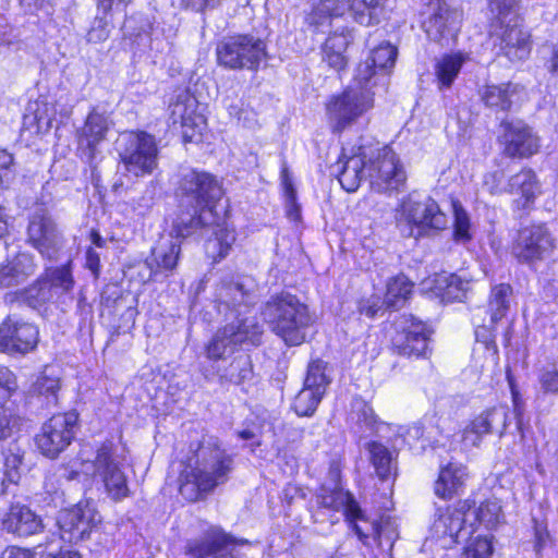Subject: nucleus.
<instances>
[{
	"instance_id": "f257e3e1",
	"label": "nucleus",
	"mask_w": 558,
	"mask_h": 558,
	"mask_svg": "<svg viewBox=\"0 0 558 558\" xmlns=\"http://www.w3.org/2000/svg\"><path fill=\"white\" fill-rule=\"evenodd\" d=\"M172 193L179 207L172 230L177 238L185 239L194 230L207 226L203 216L205 211L216 216L225 189L216 174L198 168H186L177 173Z\"/></svg>"
},
{
	"instance_id": "f03ea898",
	"label": "nucleus",
	"mask_w": 558,
	"mask_h": 558,
	"mask_svg": "<svg viewBox=\"0 0 558 558\" xmlns=\"http://www.w3.org/2000/svg\"><path fill=\"white\" fill-rule=\"evenodd\" d=\"M179 465L178 494L186 504H197L229 482L234 458L219 442L204 447L197 441L193 454L180 459Z\"/></svg>"
},
{
	"instance_id": "7ed1b4c3",
	"label": "nucleus",
	"mask_w": 558,
	"mask_h": 558,
	"mask_svg": "<svg viewBox=\"0 0 558 558\" xmlns=\"http://www.w3.org/2000/svg\"><path fill=\"white\" fill-rule=\"evenodd\" d=\"M263 315L270 331L288 347L306 342L307 330L316 322L308 305L287 291L270 295L264 304Z\"/></svg>"
},
{
	"instance_id": "20e7f679",
	"label": "nucleus",
	"mask_w": 558,
	"mask_h": 558,
	"mask_svg": "<svg viewBox=\"0 0 558 558\" xmlns=\"http://www.w3.org/2000/svg\"><path fill=\"white\" fill-rule=\"evenodd\" d=\"M389 351L408 360H427L433 353L434 328L414 314H401L390 324Z\"/></svg>"
},
{
	"instance_id": "39448f33",
	"label": "nucleus",
	"mask_w": 558,
	"mask_h": 558,
	"mask_svg": "<svg viewBox=\"0 0 558 558\" xmlns=\"http://www.w3.org/2000/svg\"><path fill=\"white\" fill-rule=\"evenodd\" d=\"M215 57L222 69L257 73L268 59L267 43L250 33H235L216 44Z\"/></svg>"
},
{
	"instance_id": "423d86ee",
	"label": "nucleus",
	"mask_w": 558,
	"mask_h": 558,
	"mask_svg": "<svg viewBox=\"0 0 558 558\" xmlns=\"http://www.w3.org/2000/svg\"><path fill=\"white\" fill-rule=\"evenodd\" d=\"M375 106V93L368 88L345 87L328 96L324 104L326 122L333 135L340 136Z\"/></svg>"
},
{
	"instance_id": "0eeeda50",
	"label": "nucleus",
	"mask_w": 558,
	"mask_h": 558,
	"mask_svg": "<svg viewBox=\"0 0 558 558\" xmlns=\"http://www.w3.org/2000/svg\"><path fill=\"white\" fill-rule=\"evenodd\" d=\"M488 36L498 48V53L511 63L523 62L532 53V31L525 25V19L521 13H514L504 20H490Z\"/></svg>"
},
{
	"instance_id": "6e6552de",
	"label": "nucleus",
	"mask_w": 558,
	"mask_h": 558,
	"mask_svg": "<svg viewBox=\"0 0 558 558\" xmlns=\"http://www.w3.org/2000/svg\"><path fill=\"white\" fill-rule=\"evenodd\" d=\"M557 240L546 222H531L520 227L510 244V254L518 264L535 267L551 259Z\"/></svg>"
},
{
	"instance_id": "1a4fd4ad",
	"label": "nucleus",
	"mask_w": 558,
	"mask_h": 558,
	"mask_svg": "<svg viewBox=\"0 0 558 558\" xmlns=\"http://www.w3.org/2000/svg\"><path fill=\"white\" fill-rule=\"evenodd\" d=\"M421 28L427 39L439 46L456 43L461 31L462 13L447 0H421Z\"/></svg>"
},
{
	"instance_id": "9d476101",
	"label": "nucleus",
	"mask_w": 558,
	"mask_h": 558,
	"mask_svg": "<svg viewBox=\"0 0 558 558\" xmlns=\"http://www.w3.org/2000/svg\"><path fill=\"white\" fill-rule=\"evenodd\" d=\"M80 424L76 410L53 413L35 435V445L46 458L57 459L74 441Z\"/></svg>"
},
{
	"instance_id": "9b49d317",
	"label": "nucleus",
	"mask_w": 558,
	"mask_h": 558,
	"mask_svg": "<svg viewBox=\"0 0 558 558\" xmlns=\"http://www.w3.org/2000/svg\"><path fill=\"white\" fill-rule=\"evenodd\" d=\"M497 144L501 157L511 161L530 160L542 149V138L532 126L522 121L502 119Z\"/></svg>"
},
{
	"instance_id": "f8f14e48",
	"label": "nucleus",
	"mask_w": 558,
	"mask_h": 558,
	"mask_svg": "<svg viewBox=\"0 0 558 558\" xmlns=\"http://www.w3.org/2000/svg\"><path fill=\"white\" fill-rule=\"evenodd\" d=\"M366 175L372 189L377 193L389 194L401 191L407 182V173L399 155L390 145L379 148L367 161Z\"/></svg>"
},
{
	"instance_id": "ddd939ff",
	"label": "nucleus",
	"mask_w": 558,
	"mask_h": 558,
	"mask_svg": "<svg viewBox=\"0 0 558 558\" xmlns=\"http://www.w3.org/2000/svg\"><path fill=\"white\" fill-rule=\"evenodd\" d=\"M101 524V515L88 500H81L63 509L58 517L60 537L69 544H77L89 538Z\"/></svg>"
},
{
	"instance_id": "4468645a",
	"label": "nucleus",
	"mask_w": 558,
	"mask_h": 558,
	"mask_svg": "<svg viewBox=\"0 0 558 558\" xmlns=\"http://www.w3.org/2000/svg\"><path fill=\"white\" fill-rule=\"evenodd\" d=\"M120 160L136 177L151 174L158 167L159 148L155 136L144 130H132Z\"/></svg>"
},
{
	"instance_id": "2eb2a0df",
	"label": "nucleus",
	"mask_w": 558,
	"mask_h": 558,
	"mask_svg": "<svg viewBox=\"0 0 558 558\" xmlns=\"http://www.w3.org/2000/svg\"><path fill=\"white\" fill-rule=\"evenodd\" d=\"M169 109L173 123L180 122L184 144H198L204 141L207 120L197 112V101L189 88L180 89L174 100L169 104Z\"/></svg>"
},
{
	"instance_id": "dca6fc26",
	"label": "nucleus",
	"mask_w": 558,
	"mask_h": 558,
	"mask_svg": "<svg viewBox=\"0 0 558 558\" xmlns=\"http://www.w3.org/2000/svg\"><path fill=\"white\" fill-rule=\"evenodd\" d=\"M402 220L408 228V238L418 240L430 232H439L447 229V215L440 209L438 203L428 197L423 208L421 203H410L402 209Z\"/></svg>"
},
{
	"instance_id": "f3484780",
	"label": "nucleus",
	"mask_w": 558,
	"mask_h": 558,
	"mask_svg": "<svg viewBox=\"0 0 558 558\" xmlns=\"http://www.w3.org/2000/svg\"><path fill=\"white\" fill-rule=\"evenodd\" d=\"M39 342V329L36 324L15 315H7L0 323V352L8 354H27Z\"/></svg>"
},
{
	"instance_id": "a211bd4d",
	"label": "nucleus",
	"mask_w": 558,
	"mask_h": 558,
	"mask_svg": "<svg viewBox=\"0 0 558 558\" xmlns=\"http://www.w3.org/2000/svg\"><path fill=\"white\" fill-rule=\"evenodd\" d=\"M474 505V499L465 498L438 507L430 526L433 536L439 539H449L453 545L459 544L466 515Z\"/></svg>"
},
{
	"instance_id": "6ab92c4d",
	"label": "nucleus",
	"mask_w": 558,
	"mask_h": 558,
	"mask_svg": "<svg viewBox=\"0 0 558 558\" xmlns=\"http://www.w3.org/2000/svg\"><path fill=\"white\" fill-rule=\"evenodd\" d=\"M509 426V409L506 404H494L484 409L469 420L462 429V440L472 446H478L483 438L493 433L499 437L506 434Z\"/></svg>"
},
{
	"instance_id": "aec40b11",
	"label": "nucleus",
	"mask_w": 558,
	"mask_h": 558,
	"mask_svg": "<svg viewBox=\"0 0 558 558\" xmlns=\"http://www.w3.org/2000/svg\"><path fill=\"white\" fill-rule=\"evenodd\" d=\"M109 120L105 112L92 107L81 128L76 130V155L87 162L95 160L98 147L107 140L109 133Z\"/></svg>"
},
{
	"instance_id": "412c9836",
	"label": "nucleus",
	"mask_w": 558,
	"mask_h": 558,
	"mask_svg": "<svg viewBox=\"0 0 558 558\" xmlns=\"http://www.w3.org/2000/svg\"><path fill=\"white\" fill-rule=\"evenodd\" d=\"M470 478L468 465L451 459L439 465L433 482V493L444 501L460 499L466 490Z\"/></svg>"
},
{
	"instance_id": "4be33fe9",
	"label": "nucleus",
	"mask_w": 558,
	"mask_h": 558,
	"mask_svg": "<svg viewBox=\"0 0 558 558\" xmlns=\"http://www.w3.org/2000/svg\"><path fill=\"white\" fill-rule=\"evenodd\" d=\"M57 226L46 213H34L27 223L26 242L46 260H51L58 253L56 241Z\"/></svg>"
},
{
	"instance_id": "5701e85b",
	"label": "nucleus",
	"mask_w": 558,
	"mask_h": 558,
	"mask_svg": "<svg viewBox=\"0 0 558 558\" xmlns=\"http://www.w3.org/2000/svg\"><path fill=\"white\" fill-rule=\"evenodd\" d=\"M352 45L353 36L347 27L330 32L319 47L322 62L329 71L341 76L349 69L348 50Z\"/></svg>"
},
{
	"instance_id": "b1692460",
	"label": "nucleus",
	"mask_w": 558,
	"mask_h": 558,
	"mask_svg": "<svg viewBox=\"0 0 558 558\" xmlns=\"http://www.w3.org/2000/svg\"><path fill=\"white\" fill-rule=\"evenodd\" d=\"M509 193L519 197L513 207L523 214L535 208L537 198L543 194L542 184L535 170L531 167H521L515 173L509 175Z\"/></svg>"
},
{
	"instance_id": "393cba45",
	"label": "nucleus",
	"mask_w": 558,
	"mask_h": 558,
	"mask_svg": "<svg viewBox=\"0 0 558 558\" xmlns=\"http://www.w3.org/2000/svg\"><path fill=\"white\" fill-rule=\"evenodd\" d=\"M343 521L362 544L368 546L371 541L381 545L383 519H372L360 501L354 497L343 512Z\"/></svg>"
},
{
	"instance_id": "a878e982",
	"label": "nucleus",
	"mask_w": 558,
	"mask_h": 558,
	"mask_svg": "<svg viewBox=\"0 0 558 558\" xmlns=\"http://www.w3.org/2000/svg\"><path fill=\"white\" fill-rule=\"evenodd\" d=\"M343 521L362 544L368 546L371 541L381 545L383 519H372L360 501L354 497L343 512Z\"/></svg>"
},
{
	"instance_id": "bb28decb",
	"label": "nucleus",
	"mask_w": 558,
	"mask_h": 558,
	"mask_svg": "<svg viewBox=\"0 0 558 558\" xmlns=\"http://www.w3.org/2000/svg\"><path fill=\"white\" fill-rule=\"evenodd\" d=\"M332 167H336L335 175L344 191L349 193L357 191L367 167L364 146L354 147L351 155L341 149Z\"/></svg>"
},
{
	"instance_id": "cd10ccee",
	"label": "nucleus",
	"mask_w": 558,
	"mask_h": 558,
	"mask_svg": "<svg viewBox=\"0 0 558 558\" xmlns=\"http://www.w3.org/2000/svg\"><path fill=\"white\" fill-rule=\"evenodd\" d=\"M426 291L442 303L462 302L466 299L470 280L456 272L439 271L424 281Z\"/></svg>"
},
{
	"instance_id": "c85d7f7f",
	"label": "nucleus",
	"mask_w": 558,
	"mask_h": 558,
	"mask_svg": "<svg viewBox=\"0 0 558 558\" xmlns=\"http://www.w3.org/2000/svg\"><path fill=\"white\" fill-rule=\"evenodd\" d=\"M354 497V494L342 484H335V486L323 484L317 488L315 502L317 510L327 514L331 524H336L339 522L337 514L339 512L343 514Z\"/></svg>"
},
{
	"instance_id": "c756f323",
	"label": "nucleus",
	"mask_w": 558,
	"mask_h": 558,
	"mask_svg": "<svg viewBox=\"0 0 558 558\" xmlns=\"http://www.w3.org/2000/svg\"><path fill=\"white\" fill-rule=\"evenodd\" d=\"M398 50L389 41H383L371 50L368 57L356 68L354 80L361 85L368 81L381 70H390L396 63Z\"/></svg>"
},
{
	"instance_id": "7c9ffc66",
	"label": "nucleus",
	"mask_w": 558,
	"mask_h": 558,
	"mask_svg": "<svg viewBox=\"0 0 558 558\" xmlns=\"http://www.w3.org/2000/svg\"><path fill=\"white\" fill-rule=\"evenodd\" d=\"M518 84L507 81L486 83L478 90L481 104L494 113H508L513 106V97L518 94Z\"/></svg>"
},
{
	"instance_id": "2f4dec72",
	"label": "nucleus",
	"mask_w": 558,
	"mask_h": 558,
	"mask_svg": "<svg viewBox=\"0 0 558 558\" xmlns=\"http://www.w3.org/2000/svg\"><path fill=\"white\" fill-rule=\"evenodd\" d=\"M473 508V520L470 524V531L473 533L483 529L488 534H493L506 523L501 500L496 496L486 497L477 506L474 505Z\"/></svg>"
},
{
	"instance_id": "473e14b6",
	"label": "nucleus",
	"mask_w": 558,
	"mask_h": 558,
	"mask_svg": "<svg viewBox=\"0 0 558 558\" xmlns=\"http://www.w3.org/2000/svg\"><path fill=\"white\" fill-rule=\"evenodd\" d=\"M231 340L232 351L242 347L257 348L263 342L264 328L256 318L243 317L222 326Z\"/></svg>"
},
{
	"instance_id": "72a5a7b5",
	"label": "nucleus",
	"mask_w": 558,
	"mask_h": 558,
	"mask_svg": "<svg viewBox=\"0 0 558 558\" xmlns=\"http://www.w3.org/2000/svg\"><path fill=\"white\" fill-rule=\"evenodd\" d=\"M468 60L469 54L461 50L440 54L433 65L437 89L447 90L451 88Z\"/></svg>"
},
{
	"instance_id": "f704fd0d",
	"label": "nucleus",
	"mask_w": 558,
	"mask_h": 558,
	"mask_svg": "<svg viewBox=\"0 0 558 558\" xmlns=\"http://www.w3.org/2000/svg\"><path fill=\"white\" fill-rule=\"evenodd\" d=\"M181 254V243L174 241L151 248L149 258L146 260L149 278L154 280L160 275L165 277L172 276L178 268Z\"/></svg>"
},
{
	"instance_id": "c9c22d12",
	"label": "nucleus",
	"mask_w": 558,
	"mask_h": 558,
	"mask_svg": "<svg viewBox=\"0 0 558 558\" xmlns=\"http://www.w3.org/2000/svg\"><path fill=\"white\" fill-rule=\"evenodd\" d=\"M38 268L31 253H19L14 259L0 264V289L21 284L32 277Z\"/></svg>"
},
{
	"instance_id": "e433bc0d",
	"label": "nucleus",
	"mask_w": 558,
	"mask_h": 558,
	"mask_svg": "<svg viewBox=\"0 0 558 558\" xmlns=\"http://www.w3.org/2000/svg\"><path fill=\"white\" fill-rule=\"evenodd\" d=\"M49 287L38 276L31 284L5 294L4 302L9 305H26L33 310L46 308L51 301Z\"/></svg>"
},
{
	"instance_id": "4c0bfd02",
	"label": "nucleus",
	"mask_w": 558,
	"mask_h": 558,
	"mask_svg": "<svg viewBox=\"0 0 558 558\" xmlns=\"http://www.w3.org/2000/svg\"><path fill=\"white\" fill-rule=\"evenodd\" d=\"M414 291V281L404 272H398L386 281L383 304L388 311H399L411 301Z\"/></svg>"
},
{
	"instance_id": "58836bf2",
	"label": "nucleus",
	"mask_w": 558,
	"mask_h": 558,
	"mask_svg": "<svg viewBox=\"0 0 558 558\" xmlns=\"http://www.w3.org/2000/svg\"><path fill=\"white\" fill-rule=\"evenodd\" d=\"M5 529L20 536H28L41 530V520L27 506L12 504L3 520Z\"/></svg>"
},
{
	"instance_id": "ea45409f",
	"label": "nucleus",
	"mask_w": 558,
	"mask_h": 558,
	"mask_svg": "<svg viewBox=\"0 0 558 558\" xmlns=\"http://www.w3.org/2000/svg\"><path fill=\"white\" fill-rule=\"evenodd\" d=\"M343 0H317L304 14V24L314 32H320L322 27L329 25L333 19L341 17L344 12Z\"/></svg>"
},
{
	"instance_id": "a19ab883",
	"label": "nucleus",
	"mask_w": 558,
	"mask_h": 558,
	"mask_svg": "<svg viewBox=\"0 0 558 558\" xmlns=\"http://www.w3.org/2000/svg\"><path fill=\"white\" fill-rule=\"evenodd\" d=\"M512 294L513 288L510 283L501 282L492 287L486 310L490 323L499 324L508 315Z\"/></svg>"
},
{
	"instance_id": "79ce46f5",
	"label": "nucleus",
	"mask_w": 558,
	"mask_h": 558,
	"mask_svg": "<svg viewBox=\"0 0 558 558\" xmlns=\"http://www.w3.org/2000/svg\"><path fill=\"white\" fill-rule=\"evenodd\" d=\"M73 267V259L69 258L59 266H46L39 277L49 287L50 292L53 288H58L62 292L69 293L75 286Z\"/></svg>"
},
{
	"instance_id": "37998d69",
	"label": "nucleus",
	"mask_w": 558,
	"mask_h": 558,
	"mask_svg": "<svg viewBox=\"0 0 558 558\" xmlns=\"http://www.w3.org/2000/svg\"><path fill=\"white\" fill-rule=\"evenodd\" d=\"M280 184L282 187V195L286 199V218L294 225H301L303 221L302 207L298 201V192L287 165H283L280 168Z\"/></svg>"
},
{
	"instance_id": "c03bdc74",
	"label": "nucleus",
	"mask_w": 558,
	"mask_h": 558,
	"mask_svg": "<svg viewBox=\"0 0 558 558\" xmlns=\"http://www.w3.org/2000/svg\"><path fill=\"white\" fill-rule=\"evenodd\" d=\"M61 380L57 376L40 373L28 389V396L37 399L45 405H57Z\"/></svg>"
},
{
	"instance_id": "a18cd8bd",
	"label": "nucleus",
	"mask_w": 558,
	"mask_h": 558,
	"mask_svg": "<svg viewBox=\"0 0 558 558\" xmlns=\"http://www.w3.org/2000/svg\"><path fill=\"white\" fill-rule=\"evenodd\" d=\"M366 449L369 453V462L381 481L396 476L391 451L384 444L371 440L367 442Z\"/></svg>"
},
{
	"instance_id": "49530a36",
	"label": "nucleus",
	"mask_w": 558,
	"mask_h": 558,
	"mask_svg": "<svg viewBox=\"0 0 558 558\" xmlns=\"http://www.w3.org/2000/svg\"><path fill=\"white\" fill-rule=\"evenodd\" d=\"M386 4L387 0H351L349 7L356 23L369 26L379 22Z\"/></svg>"
},
{
	"instance_id": "de8ad7c7",
	"label": "nucleus",
	"mask_w": 558,
	"mask_h": 558,
	"mask_svg": "<svg viewBox=\"0 0 558 558\" xmlns=\"http://www.w3.org/2000/svg\"><path fill=\"white\" fill-rule=\"evenodd\" d=\"M108 496L113 501H121L131 495L126 475L120 465L98 472Z\"/></svg>"
},
{
	"instance_id": "09e8293b",
	"label": "nucleus",
	"mask_w": 558,
	"mask_h": 558,
	"mask_svg": "<svg viewBox=\"0 0 558 558\" xmlns=\"http://www.w3.org/2000/svg\"><path fill=\"white\" fill-rule=\"evenodd\" d=\"M494 535L470 531L461 550V558H493Z\"/></svg>"
},
{
	"instance_id": "8fccbe9b",
	"label": "nucleus",
	"mask_w": 558,
	"mask_h": 558,
	"mask_svg": "<svg viewBox=\"0 0 558 558\" xmlns=\"http://www.w3.org/2000/svg\"><path fill=\"white\" fill-rule=\"evenodd\" d=\"M19 395L20 389L0 408V440L11 437L13 429L21 425L22 416L19 413V401L16 399Z\"/></svg>"
},
{
	"instance_id": "3c124183",
	"label": "nucleus",
	"mask_w": 558,
	"mask_h": 558,
	"mask_svg": "<svg viewBox=\"0 0 558 558\" xmlns=\"http://www.w3.org/2000/svg\"><path fill=\"white\" fill-rule=\"evenodd\" d=\"M253 376L254 365L248 356L242 363L238 359H233L229 364V372L220 374L218 381L221 385L242 386L252 380Z\"/></svg>"
},
{
	"instance_id": "603ef678",
	"label": "nucleus",
	"mask_w": 558,
	"mask_h": 558,
	"mask_svg": "<svg viewBox=\"0 0 558 558\" xmlns=\"http://www.w3.org/2000/svg\"><path fill=\"white\" fill-rule=\"evenodd\" d=\"M228 350L230 354L235 352L232 351L231 340L227 332L219 327L204 345L205 357L209 362L217 363L227 359Z\"/></svg>"
},
{
	"instance_id": "864d4df0",
	"label": "nucleus",
	"mask_w": 558,
	"mask_h": 558,
	"mask_svg": "<svg viewBox=\"0 0 558 558\" xmlns=\"http://www.w3.org/2000/svg\"><path fill=\"white\" fill-rule=\"evenodd\" d=\"M324 397L323 392L307 388H303L295 395L291 409L299 417L313 416Z\"/></svg>"
},
{
	"instance_id": "5fc2aeb1",
	"label": "nucleus",
	"mask_w": 558,
	"mask_h": 558,
	"mask_svg": "<svg viewBox=\"0 0 558 558\" xmlns=\"http://www.w3.org/2000/svg\"><path fill=\"white\" fill-rule=\"evenodd\" d=\"M506 380L509 386L511 402H512V412L515 418L517 429L520 433L521 437H524V433L526 426L524 424V412H525V402L523 397L519 390L515 377L512 373L511 367L507 366L506 371Z\"/></svg>"
},
{
	"instance_id": "6e6d98bb",
	"label": "nucleus",
	"mask_w": 558,
	"mask_h": 558,
	"mask_svg": "<svg viewBox=\"0 0 558 558\" xmlns=\"http://www.w3.org/2000/svg\"><path fill=\"white\" fill-rule=\"evenodd\" d=\"M327 365V362L319 357L311 359L307 364L306 377L303 385L325 395L330 384V379L326 374Z\"/></svg>"
},
{
	"instance_id": "4d7b16f0",
	"label": "nucleus",
	"mask_w": 558,
	"mask_h": 558,
	"mask_svg": "<svg viewBox=\"0 0 558 558\" xmlns=\"http://www.w3.org/2000/svg\"><path fill=\"white\" fill-rule=\"evenodd\" d=\"M214 238L217 241V251L211 259L214 264H217L229 255L235 241V232L225 223H216Z\"/></svg>"
},
{
	"instance_id": "13d9d810",
	"label": "nucleus",
	"mask_w": 558,
	"mask_h": 558,
	"mask_svg": "<svg viewBox=\"0 0 558 558\" xmlns=\"http://www.w3.org/2000/svg\"><path fill=\"white\" fill-rule=\"evenodd\" d=\"M116 445L111 439H106L99 442L96 447L95 458L93 465L97 472H101L112 466H118L120 463L114 458Z\"/></svg>"
},
{
	"instance_id": "bf43d9fd",
	"label": "nucleus",
	"mask_w": 558,
	"mask_h": 558,
	"mask_svg": "<svg viewBox=\"0 0 558 558\" xmlns=\"http://www.w3.org/2000/svg\"><path fill=\"white\" fill-rule=\"evenodd\" d=\"M352 414H354L355 422L361 429L374 428L378 423V417L372 404L362 398L354 399Z\"/></svg>"
},
{
	"instance_id": "052dcab7",
	"label": "nucleus",
	"mask_w": 558,
	"mask_h": 558,
	"mask_svg": "<svg viewBox=\"0 0 558 558\" xmlns=\"http://www.w3.org/2000/svg\"><path fill=\"white\" fill-rule=\"evenodd\" d=\"M473 235L471 232V221L466 211L460 206H454V218L452 226V239L458 243H469Z\"/></svg>"
},
{
	"instance_id": "680f3d73",
	"label": "nucleus",
	"mask_w": 558,
	"mask_h": 558,
	"mask_svg": "<svg viewBox=\"0 0 558 558\" xmlns=\"http://www.w3.org/2000/svg\"><path fill=\"white\" fill-rule=\"evenodd\" d=\"M111 14L102 13L101 16L96 15L89 29L86 33V41L88 44L105 43L110 36Z\"/></svg>"
},
{
	"instance_id": "e2e57ef3",
	"label": "nucleus",
	"mask_w": 558,
	"mask_h": 558,
	"mask_svg": "<svg viewBox=\"0 0 558 558\" xmlns=\"http://www.w3.org/2000/svg\"><path fill=\"white\" fill-rule=\"evenodd\" d=\"M483 185L492 195H502L509 193V177L502 169L488 171L483 177Z\"/></svg>"
},
{
	"instance_id": "0e129e2a",
	"label": "nucleus",
	"mask_w": 558,
	"mask_h": 558,
	"mask_svg": "<svg viewBox=\"0 0 558 558\" xmlns=\"http://www.w3.org/2000/svg\"><path fill=\"white\" fill-rule=\"evenodd\" d=\"M497 328L498 324H493L490 322L488 325L481 324L474 328L476 342L482 343L486 350L492 351L494 354L498 353V345L496 341Z\"/></svg>"
},
{
	"instance_id": "69168bd1",
	"label": "nucleus",
	"mask_w": 558,
	"mask_h": 558,
	"mask_svg": "<svg viewBox=\"0 0 558 558\" xmlns=\"http://www.w3.org/2000/svg\"><path fill=\"white\" fill-rule=\"evenodd\" d=\"M19 390L17 376L4 365H0V408Z\"/></svg>"
},
{
	"instance_id": "338daca9",
	"label": "nucleus",
	"mask_w": 558,
	"mask_h": 558,
	"mask_svg": "<svg viewBox=\"0 0 558 558\" xmlns=\"http://www.w3.org/2000/svg\"><path fill=\"white\" fill-rule=\"evenodd\" d=\"M489 10L494 13L490 20H504L520 13V0H487Z\"/></svg>"
},
{
	"instance_id": "774afa93",
	"label": "nucleus",
	"mask_w": 558,
	"mask_h": 558,
	"mask_svg": "<svg viewBox=\"0 0 558 558\" xmlns=\"http://www.w3.org/2000/svg\"><path fill=\"white\" fill-rule=\"evenodd\" d=\"M538 381L545 393L558 395V369H545L539 375Z\"/></svg>"
}]
</instances>
